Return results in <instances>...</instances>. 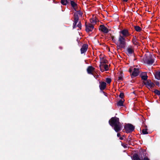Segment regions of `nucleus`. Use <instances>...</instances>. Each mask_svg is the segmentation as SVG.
<instances>
[{"instance_id":"obj_13","label":"nucleus","mask_w":160,"mask_h":160,"mask_svg":"<svg viewBox=\"0 0 160 160\" xmlns=\"http://www.w3.org/2000/svg\"><path fill=\"white\" fill-rule=\"evenodd\" d=\"M100 85L99 87L101 91L104 90L106 88V83L104 82H99Z\"/></svg>"},{"instance_id":"obj_5","label":"nucleus","mask_w":160,"mask_h":160,"mask_svg":"<svg viewBox=\"0 0 160 160\" xmlns=\"http://www.w3.org/2000/svg\"><path fill=\"white\" fill-rule=\"evenodd\" d=\"M152 55L151 54L149 56H147L146 57L143 59L145 62L149 65H152L154 62V60L152 58Z\"/></svg>"},{"instance_id":"obj_25","label":"nucleus","mask_w":160,"mask_h":160,"mask_svg":"<svg viewBox=\"0 0 160 160\" xmlns=\"http://www.w3.org/2000/svg\"><path fill=\"white\" fill-rule=\"evenodd\" d=\"M148 77L146 73L145 75L141 76L142 79L144 80H146L147 79Z\"/></svg>"},{"instance_id":"obj_39","label":"nucleus","mask_w":160,"mask_h":160,"mask_svg":"<svg viewBox=\"0 0 160 160\" xmlns=\"http://www.w3.org/2000/svg\"><path fill=\"white\" fill-rule=\"evenodd\" d=\"M121 134L120 133H118L117 134V136L118 137H120Z\"/></svg>"},{"instance_id":"obj_30","label":"nucleus","mask_w":160,"mask_h":160,"mask_svg":"<svg viewBox=\"0 0 160 160\" xmlns=\"http://www.w3.org/2000/svg\"><path fill=\"white\" fill-rule=\"evenodd\" d=\"M119 97L121 99H123L124 97V94L123 92H121L119 95Z\"/></svg>"},{"instance_id":"obj_42","label":"nucleus","mask_w":160,"mask_h":160,"mask_svg":"<svg viewBox=\"0 0 160 160\" xmlns=\"http://www.w3.org/2000/svg\"><path fill=\"white\" fill-rule=\"evenodd\" d=\"M103 92L104 94V95L106 96V95L107 94V93H106L105 92Z\"/></svg>"},{"instance_id":"obj_40","label":"nucleus","mask_w":160,"mask_h":160,"mask_svg":"<svg viewBox=\"0 0 160 160\" xmlns=\"http://www.w3.org/2000/svg\"><path fill=\"white\" fill-rule=\"evenodd\" d=\"M119 139H120L121 140H122L123 139V138L122 137H120L119 138Z\"/></svg>"},{"instance_id":"obj_34","label":"nucleus","mask_w":160,"mask_h":160,"mask_svg":"<svg viewBox=\"0 0 160 160\" xmlns=\"http://www.w3.org/2000/svg\"><path fill=\"white\" fill-rule=\"evenodd\" d=\"M118 80H123L122 76H120L118 77Z\"/></svg>"},{"instance_id":"obj_10","label":"nucleus","mask_w":160,"mask_h":160,"mask_svg":"<svg viewBox=\"0 0 160 160\" xmlns=\"http://www.w3.org/2000/svg\"><path fill=\"white\" fill-rule=\"evenodd\" d=\"M99 29L104 33H107L108 32V29L103 25H100Z\"/></svg>"},{"instance_id":"obj_32","label":"nucleus","mask_w":160,"mask_h":160,"mask_svg":"<svg viewBox=\"0 0 160 160\" xmlns=\"http://www.w3.org/2000/svg\"><path fill=\"white\" fill-rule=\"evenodd\" d=\"M78 27L80 29H81L82 28V24L81 22H79L78 23V24L76 26V27Z\"/></svg>"},{"instance_id":"obj_22","label":"nucleus","mask_w":160,"mask_h":160,"mask_svg":"<svg viewBox=\"0 0 160 160\" xmlns=\"http://www.w3.org/2000/svg\"><path fill=\"white\" fill-rule=\"evenodd\" d=\"M71 2V4L72 6L74 8L75 11H76L75 8L77 5V4L73 1L70 0Z\"/></svg>"},{"instance_id":"obj_21","label":"nucleus","mask_w":160,"mask_h":160,"mask_svg":"<svg viewBox=\"0 0 160 160\" xmlns=\"http://www.w3.org/2000/svg\"><path fill=\"white\" fill-rule=\"evenodd\" d=\"M90 21L92 24L95 25L96 23L97 20L96 19L94 18H91L90 19Z\"/></svg>"},{"instance_id":"obj_37","label":"nucleus","mask_w":160,"mask_h":160,"mask_svg":"<svg viewBox=\"0 0 160 160\" xmlns=\"http://www.w3.org/2000/svg\"><path fill=\"white\" fill-rule=\"evenodd\" d=\"M141 160H150V159L148 157H144L143 159H142Z\"/></svg>"},{"instance_id":"obj_27","label":"nucleus","mask_w":160,"mask_h":160,"mask_svg":"<svg viewBox=\"0 0 160 160\" xmlns=\"http://www.w3.org/2000/svg\"><path fill=\"white\" fill-rule=\"evenodd\" d=\"M151 81L150 80H147L146 82H144L143 83L144 85L147 86L148 87L150 83H151Z\"/></svg>"},{"instance_id":"obj_41","label":"nucleus","mask_w":160,"mask_h":160,"mask_svg":"<svg viewBox=\"0 0 160 160\" xmlns=\"http://www.w3.org/2000/svg\"><path fill=\"white\" fill-rule=\"evenodd\" d=\"M128 0H122L123 2H126L128 1Z\"/></svg>"},{"instance_id":"obj_31","label":"nucleus","mask_w":160,"mask_h":160,"mask_svg":"<svg viewBox=\"0 0 160 160\" xmlns=\"http://www.w3.org/2000/svg\"><path fill=\"white\" fill-rule=\"evenodd\" d=\"M155 86V85L154 84V83H153V82H151V83H150V84H149V86H148V87H149L150 88H153V87Z\"/></svg>"},{"instance_id":"obj_2","label":"nucleus","mask_w":160,"mask_h":160,"mask_svg":"<svg viewBox=\"0 0 160 160\" xmlns=\"http://www.w3.org/2000/svg\"><path fill=\"white\" fill-rule=\"evenodd\" d=\"M116 43V45H117V47L118 49H124L127 44L126 38L121 35H119L118 40Z\"/></svg>"},{"instance_id":"obj_43","label":"nucleus","mask_w":160,"mask_h":160,"mask_svg":"<svg viewBox=\"0 0 160 160\" xmlns=\"http://www.w3.org/2000/svg\"><path fill=\"white\" fill-rule=\"evenodd\" d=\"M123 146V147H124V148H126V147H126V146Z\"/></svg>"},{"instance_id":"obj_1","label":"nucleus","mask_w":160,"mask_h":160,"mask_svg":"<svg viewBox=\"0 0 160 160\" xmlns=\"http://www.w3.org/2000/svg\"><path fill=\"white\" fill-rule=\"evenodd\" d=\"M108 122L116 132H119L122 129V125L119 122V119L118 118L112 117L109 120Z\"/></svg>"},{"instance_id":"obj_17","label":"nucleus","mask_w":160,"mask_h":160,"mask_svg":"<svg viewBox=\"0 0 160 160\" xmlns=\"http://www.w3.org/2000/svg\"><path fill=\"white\" fill-rule=\"evenodd\" d=\"M124 101H119L117 102V105L118 107L124 106L123 103Z\"/></svg>"},{"instance_id":"obj_38","label":"nucleus","mask_w":160,"mask_h":160,"mask_svg":"<svg viewBox=\"0 0 160 160\" xmlns=\"http://www.w3.org/2000/svg\"><path fill=\"white\" fill-rule=\"evenodd\" d=\"M93 76L96 78H97L99 77L98 75H97V74L96 75L94 74V76Z\"/></svg>"},{"instance_id":"obj_19","label":"nucleus","mask_w":160,"mask_h":160,"mask_svg":"<svg viewBox=\"0 0 160 160\" xmlns=\"http://www.w3.org/2000/svg\"><path fill=\"white\" fill-rule=\"evenodd\" d=\"M144 127L145 128V129H143L142 130V133L143 134H148V132H147L148 129L147 128V126L145 125L144 126Z\"/></svg>"},{"instance_id":"obj_11","label":"nucleus","mask_w":160,"mask_h":160,"mask_svg":"<svg viewBox=\"0 0 160 160\" xmlns=\"http://www.w3.org/2000/svg\"><path fill=\"white\" fill-rule=\"evenodd\" d=\"M88 45L86 44H83L80 49L81 54L85 52L87 50Z\"/></svg>"},{"instance_id":"obj_20","label":"nucleus","mask_w":160,"mask_h":160,"mask_svg":"<svg viewBox=\"0 0 160 160\" xmlns=\"http://www.w3.org/2000/svg\"><path fill=\"white\" fill-rule=\"evenodd\" d=\"M133 159L134 160H141L139 158L138 155L135 153L133 155Z\"/></svg>"},{"instance_id":"obj_28","label":"nucleus","mask_w":160,"mask_h":160,"mask_svg":"<svg viewBox=\"0 0 160 160\" xmlns=\"http://www.w3.org/2000/svg\"><path fill=\"white\" fill-rule=\"evenodd\" d=\"M111 81L112 80L110 78H108L106 79V81L108 84H110Z\"/></svg>"},{"instance_id":"obj_35","label":"nucleus","mask_w":160,"mask_h":160,"mask_svg":"<svg viewBox=\"0 0 160 160\" xmlns=\"http://www.w3.org/2000/svg\"><path fill=\"white\" fill-rule=\"evenodd\" d=\"M131 140V137L130 135H129L128 138V140L129 141H130Z\"/></svg>"},{"instance_id":"obj_6","label":"nucleus","mask_w":160,"mask_h":160,"mask_svg":"<svg viewBox=\"0 0 160 160\" xmlns=\"http://www.w3.org/2000/svg\"><path fill=\"white\" fill-rule=\"evenodd\" d=\"M119 35H121L124 37L126 38L130 36L131 34L127 29H124L119 32Z\"/></svg>"},{"instance_id":"obj_3","label":"nucleus","mask_w":160,"mask_h":160,"mask_svg":"<svg viewBox=\"0 0 160 160\" xmlns=\"http://www.w3.org/2000/svg\"><path fill=\"white\" fill-rule=\"evenodd\" d=\"M78 13L75 12L74 14V22L73 24V28H76V25L78 21L79 17L78 14L82 16L83 13L80 11H77Z\"/></svg>"},{"instance_id":"obj_8","label":"nucleus","mask_w":160,"mask_h":160,"mask_svg":"<svg viewBox=\"0 0 160 160\" xmlns=\"http://www.w3.org/2000/svg\"><path fill=\"white\" fill-rule=\"evenodd\" d=\"M133 71L131 73L130 75L132 78H133L138 75L139 73V69L137 68H134Z\"/></svg>"},{"instance_id":"obj_33","label":"nucleus","mask_w":160,"mask_h":160,"mask_svg":"<svg viewBox=\"0 0 160 160\" xmlns=\"http://www.w3.org/2000/svg\"><path fill=\"white\" fill-rule=\"evenodd\" d=\"M155 83L158 86H159L160 85V83L159 82L157 81L156 82H155Z\"/></svg>"},{"instance_id":"obj_24","label":"nucleus","mask_w":160,"mask_h":160,"mask_svg":"<svg viewBox=\"0 0 160 160\" xmlns=\"http://www.w3.org/2000/svg\"><path fill=\"white\" fill-rule=\"evenodd\" d=\"M134 28L135 30L137 32H140L142 30L141 28L139 26H134Z\"/></svg>"},{"instance_id":"obj_14","label":"nucleus","mask_w":160,"mask_h":160,"mask_svg":"<svg viewBox=\"0 0 160 160\" xmlns=\"http://www.w3.org/2000/svg\"><path fill=\"white\" fill-rule=\"evenodd\" d=\"M134 52V50L132 49V46L128 48L127 49V54H131L133 53Z\"/></svg>"},{"instance_id":"obj_36","label":"nucleus","mask_w":160,"mask_h":160,"mask_svg":"<svg viewBox=\"0 0 160 160\" xmlns=\"http://www.w3.org/2000/svg\"><path fill=\"white\" fill-rule=\"evenodd\" d=\"M133 68L132 67H130V68L129 69V72L131 73L132 72V70H133Z\"/></svg>"},{"instance_id":"obj_15","label":"nucleus","mask_w":160,"mask_h":160,"mask_svg":"<svg viewBox=\"0 0 160 160\" xmlns=\"http://www.w3.org/2000/svg\"><path fill=\"white\" fill-rule=\"evenodd\" d=\"M132 42L134 45H138L139 43L137 42V39L135 36H133V38L132 39Z\"/></svg>"},{"instance_id":"obj_16","label":"nucleus","mask_w":160,"mask_h":160,"mask_svg":"<svg viewBox=\"0 0 160 160\" xmlns=\"http://www.w3.org/2000/svg\"><path fill=\"white\" fill-rule=\"evenodd\" d=\"M154 76L155 78L160 80V71L156 72L154 74Z\"/></svg>"},{"instance_id":"obj_9","label":"nucleus","mask_w":160,"mask_h":160,"mask_svg":"<svg viewBox=\"0 0 160 160\" xmlns=\"http://www.w3.org/2000/svg\"><path fill=\"white\" fill-rule=\"evenodd\" d=\"M95 68L92 66H89L87 69V71L88 73L89 74H91L94 76L93 72H95Z\"/></svg>"},{"instance_id":"obj_23","label":"nucleus","mask_w":160,"mask_h":160,"mask_svg":"<svg viewBox=\"0 0 160 160\" xmlns=\"http://www.w3.org/2000/svg\"><path fill=\"white\" fill-rule=\"evenodd\" d=\"M107 60L104 59V58H100V64L106 63H107Z\"/></svg>"},{"instance_id":"obj_4","label":"nucleus","mask_w":160,"mask_h":160,"mask_svg":"<svg viewBox=\"0 0 160 160\" xmlns=\"http://www.w3.org/2000/svg\"><path fill=\"white\" fill-rule=\"evenodd\" d=\"M124 128L126 132L127 133H129L134 130L135 127L131 124L128 123L125 125Z\"/></svg>"},{"instance_id":"obj_26","label":"nucleus","mask_w":160,"mask_h":160,"mask_svg":"<svg viewBox=\"0 0 160 160\" xmlns=\"http://www.w3.org/2000/svg\"><path fill=\"white\" fill-rule=\"evenodd\" d=\"M111 38L113 42L116 44L117 40L115 39V37L113 35H111Z\"/></svg>"},{"instance_id":"obj_29","label":"nucleus","mask_w":160,"mask_h":160,"mask_svg":"<svg viewBox=\"0 0 160 160\" xmlns=\"http://www.w3.org/2000/svg\"><path fill=\"white\" fill-rule=\"evenodd\" d=\"M154 92L157 95L160 96V91L156 89L154 91Z\"/></svg>"},{"instance_id":"obj_12","label":"nucleus","mask_w":160,"mask_h":160,"mask_svg":"<svg viewBox=\"0 0 160 160\" xmlns=\"http://www.w3.org/2000/svg\"><path fill=\"white\" fill-rule=\"evenodd\" d=\"M99 67H100L101 71L102 72H103L104 71V69H103L102 68V67H104L105 70L106 71H108L109 69V66H108V65H107V64H105V65L100 64L99 65Z\"/></svg>"},{"instance_id":"obj_7","label":"nucleus","mask_w":160,"mask_h":160,"mask_svg":"<svg viewBox=\"0 0 160 160\" xmlns=\"http://www.w3.org/2000/svg\"><path fill=\"white\" fill-rule=\"evenodd\" d=\"M86 31L87 32L92 31L94 28L93 25L89 23L87 24V22H85Z\"/></svg>"},{"instance_id":"obj_18","label":"nucleus","mask_w":160,"mask_h":160,"mask_svg":"<svg viewBox=\"0 0 160 160\" xmlns=\"http://www.w3.org/2000/svg\"><path fill=\"white\" fill-rule=\"evenodd\" d=\"M70 0H61V3L63 5H66L67 4L69 3Z\"/></svg>"}]
</instances>
